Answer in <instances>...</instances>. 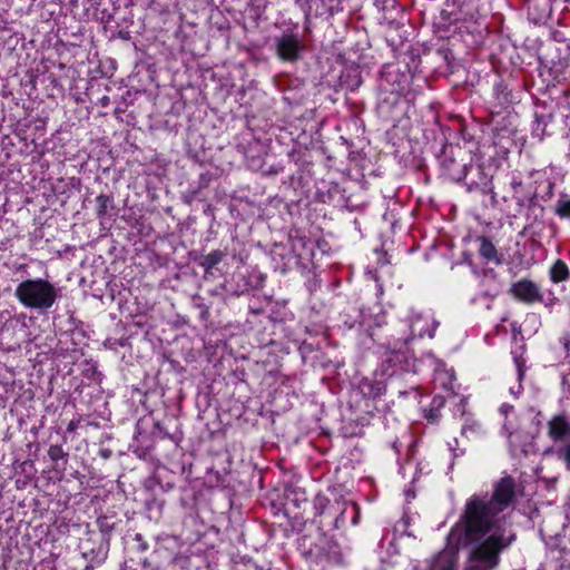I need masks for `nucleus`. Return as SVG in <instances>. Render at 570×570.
<instances>
[{"label": "nucleus", "instance_id": "nucleus-18", "mask_svg": "<svg viewBox=\"0 0 570 570\" xmlns=\"http://www.w3.org/2000/svg\"><path fill=\"white\" fill-rule=\"evenodd\" d=\"M346 509H344L338 515L337 518L335 519V527L336 528H340L341 525L344 524L345 522V518H344V513H345Z\"/></svg>", "mask_w": 570, "mask_h": 570}, {"label": "nucleus", "instance_id": "nucleus-22", "mask_svg": "<svg viewBox=\"0 0 570 570\" xmlns=\"http://www.w3.org/2000/svg\"><path fill=\"white\" fill-rule=\"evenodd\" d=\"M361 326H367V323L366 321L363 318V321L361 322Z\"/></svg>", "mask_w": 570, "mask_h": 570}, {"label": "nucleus", "instance_id": "nucleus-17", "mask_svg": "<svg viewBox=\"0 0 570 570\" xmlns=\"http://www.w3.org/2000/svg\"><path fill=\"white\" fill-rule=\"evenodd\" d=\"M566 352L570 354V336L568 334H563L560 338Z\"/></svg>", "mask_w": 570, "mask_h": 570}, {"label": "nucleus", "instance_id": "nucleus-5", "mask_svg": "<svg viewBox=\"0 0 570 570\" xmlns=\"http://www.w3.org/2000/svg\"><path fill=\"white\" fill-rule=\"evenodd\" d=\"M410 322V331L412 336L423 337L428 335L433 337L438 323L429 315L424 316L419 313L412 312V315L409 320Z\"/></svg>", "mask_w": 570, "mask_h": 570}, {"label": "nucleus", "instance_id": "nucleus-8", "mask_svg": "<svg viewBox=\"0 0 570 570\" xmlns=\"http://www.w3.org/2000/svg\"><path fill=\"white\" fill-rule=\"evenodd\" d=\"M97 203V217L102 223L106 218L111 217V212L115 208L114 198L108 195H99L96 198Z\"/></svg>", "mask_w": 570, "mask_h": 570}, {"label": "nucleus", "instance_id": "nucleus-13", "mask_svg": "<svg viewBox=\"0 0 570 570\" xmlns=\"http://www.w3.org/2000/svg\"><path fill=\"white\" fill-rule=\"evenodd\" d=\"M556 214L561 218L570 219V199H559L556 206Z\"/></svg>", "mask_w": 570, "mask_h": 570}, {"label": "nucleus", "instance_id": "nucleus-4", "mask_svg": "<svg viewBox=\"0 0 570 570\" xmlns=\"http://www.w3.org/2000/svg\"><path fill=\"white\" fill-rule=\"evenodd\" d=\"M547 434L553 442H562L570 438V416L558 413L547 422Z\"/></svg>", "mask_w": 570, "mask_h": 570}, {"label": "nucleus", "instance_id": "nucleus-16", "mask_svg": "<svg viewBox=\"0 0 570 570\" xmlns=\"http://www.w3.org/2000/svg\"><path fill=\"white\" fill-rule=\"evenodd\" d=\"M514 363L517 367L518 379L521 381L525 371V361L521 356H515Z\"/></svg>", "mask_w": 570, "mask_h": 570}, {"label": "nucleus", "instance_id": "nucleus-23", "mask_svg": "<svg viewBox=\"0 0 570 570\" xmlns=\"http://www.w3.org/2000/svg\"><path fill=\"white\" fill-rule=\"evenodd\" d=\"M352 509L355 511V513L357 514V507L353 503L352 504Z\"/></svg>", "mask_w": 570, "mask_h": 570}, {"label": "nucleus", "instance_id": "nucleus-24", "mask_svg": "<svg viewBox=\"0 0 570 570\" xmlns=\"http://www.w3.org/2000/svg\"><path fill=\"white\" fill-rule=\"evenodd\" d=\"M356 518H357V515H355V517L353 518V523H354V524H356V523H357V519H356Z\"/></svg>", "mask_w": 570, "mask_h": 570}, {"label": "nucleus", "instance_id": "nucleus-20", "mask_svg": "<svg viewBox=\"0 0 570 570\" xmlns=\"http://www.w3.org/2000/svg\"><path fill=\"white\" fill-rule=\"evenodd\" d=\"M511 185H512L513 188L520 187L521 186V180H518V179L514 178L511 181Z\"/></svg>", "mask_w": 570, "mask_h": 570}, {"label": "nucleus", "instance_id": "nucleus-3", "mask_svg": "<svg viewBox=\"0 0 570 570\" xmlns=\"http://www.w3.org/2000/svg\"><path fill=\"white\" fill-rule=\"evenodd\" d=\"M276 55L284 61H296L304 49L301 38L295 33H285L275 40Z\"/></svg>", "mask_w": 570, "mask_h": 570}, {"label": "nucleus", "instance_id": "nucleus-10", "mask_svg": "<svg viewBox=\"0 0 570 570\" xmlns=\"http://www.w3.org/2000/svg\"><path fill=\"white\" fill-rule=\"evenodd\" d=\"M550 278L553 283H561L570 278V271L563 261L558 259L551 266Z\"/></svg>", "mask_w": 570, "mask_h": 570}, {"label": "nucleus", "instance_id": "nucleus-19", "mask_svg": "<svg viewBox=\"0 0 570 570\" xmlns=\"http://www.w3.org/2000/svg\"><path fill=\"white\" fill-rule=\"evenodd\" d=\"M346 509H344L338 515L337 518L335 519V527L336 528H340L341 525L344 524L345 522V518H344V513H345Z\"/></svg>", "mask_w": 570, "mask_h": 570}, {"label": "nucleus", "instance_id": "nucleus-12", "mask_svg": "<svg viewBox=\"0 0 570 570\" xmlns=\"http://www.w3.org/2000/svg\"><path fill=\"white\" fill-rule=\"evenodd\" d=\"M225 256L226 254L223 250H213L203 257L200 266L206 273H208L212 268L218 265Z\"/></svg>", "mask_w": 570, "mask_h": 570}, {"label": "nucleus", "instance_id": "nucleus-1", "mask_svg": "<svg viewBox=\"0 0 570 570\" xmlns=\"http://www.w3.org/2000/svg\"><path fill=\"white\" fill-rule=\"evenodd\" d=\"M514 493L513 479L504 476L495 484L490 498L474 494L466 500L463 513L448 537L450 544L455 547L474 544L465 570L498 567L500 553L514 538L499 514L512 502ZM456 562V552L444 550L432 560L429 570H455Z\"/></svg>", "mask_w": 570, "mask_h": 570}, {"label": "nucleus", "instance_id": "nucleus-6", "mask_svg": "<svg viewBox=\"0 0 570 570\" xmlns=\"http://www.w3.org/2000/svg\"><path fill=\"white\" fill-rule=\"evenodd\" d=\"M510 291L518 299L528 304L542 299L538 286L528 279H522L513 284Z\"/></svg>", "mask_w": 570, "mask_h": 570}, {"label": "nucleus", "instance_id": "nucleus-15", "mask_svg": "<svg viewBox=\"0 0 570 570\" xmlns=\"http://www.w3.org/2000/svg\"><path fill=\"white\" fill-rule=\"evenodd\" d=\"M48 455L53 462H57L60 459H63L67 454L60 445H51L48 450Z\"/></svg>", "mask_w": 570, "mask_h": 570}, {"label": "nucleus", "instance_id": "nucleus-21", "mask_svg": "<svg viewBox=\"0 0 570 570\" xmlns=\"http://www.w3.org/2000/svg\"><path fill=\"white\" fill-rule=\"evenodd\" d=\"M76 429V425L73 422H70L68 425V431H73Z\"/></svg>", "mask_w": 570, "mask_h": 570}, {"label": "nucleus", "instance_id": "nucleus-14", "mask_svg": "<svg viewBox=\"0 0 570 570\" xmlns=\"http://www.w3.org/2000/svg\"><path fill=\"white\" fill-rule=\"evenodd\" d=\"M556 453L558 459L563 461L567 469L570 470V442L559 448Z\"/></svg>", "mask_w": 570, "mask_h": 570}, {"label": "nucleus", "instance_id": "nucleus-7", "mask_svg": "<svg viewBox=\"0 0 570 570\" xmlns=\"http://www.w3.org/2000/svg\"><path fill=\"white\" fill-rule=\"evenodd\" d=\"M442 167L444 169V174L454 181H460L466 176V165L462 163H456L454 157L444 156L442 160Z\"/></svg>", "mask_w": 570, "mask_h": 570}, {"label": "nucleus", "instance_id": "nucleus-9", "mask_svg": "<svg viewBox=\"0 0 570 570\" xmlns=\"http://www.w3.org/2000/svg\"><path fill=\"white\" fill-rule=\"evenodd\" d=\"M480 255L485 258L489 262H494L497 264L501 263V259L498 255L497 248L493 245V243L487 238L481 237L480 238V248H479Z\"/></svg>", "mask_w": 570, "mask_h": 570}, {"label": "nucleus", "instance_id": "nucleus-11", "mask_svg": "<svg viewBox=\"0 0 570 570\" xmlns=\"http://www.w3.org/2000/svg\"><path fill=\"white\" fill-rule=\"evenodd\" d=\"M407 342H409V337L399 338L394 345V348L386 356L385 361L387 363L393 364V366L401 364L403 362V360L405 358V353L403 351V347L407 344Z\"/></svg>", "mask_w": 570, "mask_h": 570}, {"label": "nucleus", "instance_id": "nucleus-2", "mask_svg": "<svg viewBox=\"0 0 570 570\" xmlns=\"http://www.w3.org/2000/svg\"><path fill=\"white\" fill-rule=\"evenodd\" d=\"M14 296L24 307L42 312L56 304L59 288L43 278L26 279L18 284Z\"/></svg>", "mask_w": 570, "mask_h": 570}]
</instances>
